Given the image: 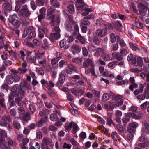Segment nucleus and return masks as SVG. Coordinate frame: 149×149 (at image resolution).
<instances>
[{"label":"nucleus","instance_id":"61","mask_svg":"<svg viewBox=\"0 0 149 149\" xmlns=\"http://www.w3.org/2000/svg\"><path fill=\"white\" fill-rule=\"evenodd\" d=\"M16 5L15 7V11L17 12L19 11L21 7V5L19 2L17 1L15 2Z\"/></svg>","mask_w":149,"mask_h":149},{"label":"nucleus","instance_id":"6","mask_svg":"<svg viewBox=\"0 0 149 149\" xmlns=\"http://www.w3.org/2000/svg\"><path fill=\"white\" fill-rule=\"evenodd\" d=\"M95 33L96 35L100 37L105 36L107 34V30L106 29H100L96 31Z\"/></svg>","mask_w":149,"mask_h":149},{"label":"nucleus","instance_id":"44","mask_svg":"<svg viewBox=\"0 0 149 149\" xmlns=\"http://www.w3.org/2000/svg\"><path fill=\"white\" fill-rule=\"evenodd\" d=\"M77 38L81 43L82 44L85 43V40L84 38L79 33H78L77 35Z\"/></svg>","mask_w":149,"mask_h":149},{"label":"nucleus","instance_id":"20","mask_svg":"<svg viewBox=\"0 0 149 149\" xmlns=\"http://www.w3.org/2000/svg\"><path fill=\"white\" fill-rule=\"evenodd\" d=\"M101 57L104 60L106 61H110L112 59L109 54L104 52H103L102 54Z\"/></svg>","mask_w":149,"mask_h":149},{"label":"nucleus","instance_id":"9","mask_svg":"<svg viewBox=\"0 0 149 149\" xmlns=\"http://www.w3.org/2000/svg\"><path fill=\"white\" fill-rule=\"evenodd\" d=\"M51 19H52V20L50 24L52 26H54L55 25H59V24L60 20L58 16H54V17H52Z\"/></svg>","mask_w":149,"mask_h":149},{"label":"nucleus","instance_id":"43","mask_svg":"<svg viewBox=\"0 0 149 149\" xmlns=\"http://www.w3.org/2000/svg\"><path fill=\"white\" fill-rule=\"evenodd\" d=\"M45 54V53L42 52V53H37L35 54V55L37 59H41L42 58V56Z\"/></svg>","mask_w":149,"mask_h":149},{"label":"nucleus","instance_id":"10","mask_svg":"<svg viewBox=\"0 0 149 149\" xmlns=\"http://www.w3.org/2000/svg\"><path fill=\"white\" fill-rule=\"evenodd\" d=\"M80 6L76 5L77 9L79 10L83 11L84 10H89L90 11H92V10L91 8H88V6L84 4H82Z\"/></svg>","mask_w":149,"mask_h":149},{"label":"nucleus","instance_id":"41","mask_svg":"<svg viewBox=\"0 0 149 149\" xmlns=\"http://www.w3.org/2000/svg\"><path fill=\"white\" fill-rule=\"evenodd\" d=\"M1 120L4 121H8V122H10L11 121L10 117L9 116H6L5 115H3L2 116Z\"/></svg>","mask_w":149,"mask_h":149},{"label":"nucleus","instance_id":"56","mask_svg":"<svg viewBox=\"0 0 149 149\" xmlns=\"http://www.w3.org/2000/svg\"><path fill=\"white\" fill-rule=\"evenodd\" d=\"M116 127L117 129L120 133H122L124 131V129L122 125L120 124L117 125Z\"/></svg>","mask_w":149,"mask_h":149},{"label":"nucleus","instance_id":"18","mask_svg":"<svg viewBox=\"0 0 149 149\" xmlns=\"http://www.w3.org/2000/svg\"><path fill=\"white\" fill-rule=\"evenodd\" d=\"M16 118L15 117L13 121V124L14 128L19 130L20 128L21 125L20 123L15 120Z\"/></svg>","mask_w":149,"mask_h":149},{"label":"nucleus","instance_id":"53","mask_svg":"<svg viewBox=\"0 0 149 149\" xmlns=\"http://www.w3.org/2000/svg\"><path fill=\"white\" fill-rule=\"evenodd\" d=\"M129 45L131 48L134 50H136L137 49V45L131 42L129 43Z\"/></svg>","mask_w":149,"mask_h":149},{"label":"nucleus","instance_id":"45","mask_svg":"<svg viewBox=\"0 0 149 149\" xmlns=\"http://www.w3.org/2000/svg\"><path fill=\"white\" fill-rule=\"evenodd\" d=\"M110 95V94L104 93L103 94L102 98V100L104 102L107 101L109 99V97Z\"/></svg>","mask_w":149,"mask_h":149},{"label":"nucleus","instance_id":"5","mask_svg":"<svg viewBox=\"0 0 149 149\" xmlns=\"http://www.w3.org/2000/svg\"><path fill=\"white\" fill-rule=\"evenodd\" d=\"M94 64L93 60L89 58H86L85 61L83 62V68H87L89 66H90L91 68H93L94 67Z\"/></svg>","mask_w":149,"mask_h":149},{"label":"nucleus","instance_id":"12","mask_svg":"<svg viewBox=\"0 0 149 149\" xmlns=\"http://www.w3.org/2000/svg\"><path fill=\"white\" fill-rule=\"evenodd\" d=\"M17 90V88L16 86H13L11 89V92L10 95L9 96V100H10L12 98V97H16L18 96V94H17L15 92Z\"/></svg>","mask_w":149,"mask_h":149},{"label":"nucleus","instance_id":"21","mask_svg":"<svg viewBox=\"0 0 149 149\" xmlns=\"http://www.w3.org/2000/svg\"><path fill=\"white\" fill-rule=\"evenodd\" d=\"M26 84H20V88H19L18 89V95L20 94V97L21 98H23L24 97V95L25 94V92L24 91V88H21L22 87H24L25 86Z\"/></svg>","mask_w":149,"mask_h":149},{"label":"nucleus","instance_id":"64","mask_svg":"<svg viewBox=\"0 0 149 149\" xmlns=\"http://www.w3.org/2000/svg\"><path fill=\"white\" fill-rule=\"evenodd\" d=\"M0 147L2 149H8V146L6 142L0 144Z\"/></svg>","mask_w":149,"mask_h":149},{"label":"nucleus","instance_id":"46","mask_svg":"<svg viewBox=\"0 0 149 149\" xmlns=\"http://www.w3.org/2000/svg\"><path fill=\"white\" fill-rule=\"evenodd\" d=\"M129 126L133 128L134 129L136 128L138 126V124L136 122H134L130 123L129 124Z\"/></svg>","mask_w":149,"mask_h":149},{"label":"nucleus","instance_id":"1","mask_svg":"<svg viewBox=\"0 0 149 149\" xmlns=\"http://www.w3.org/2000/svg\"><path fill=\"white\" fill-rule=\"evenodd\" d=\"M17 16L16 14H14L9 16L8 20L14 27L15 28H18L21 25L20 21L17 19Z\"/></svg>","mask_w":149,"mask_h":149},{"label":"nucleus","instance_id":"42","mask_svg":"<svg viewBox=\"0 0 149 149\" xmlns=\"http://www.w3.org/2000/svg\"><path fill=\"white\" fill-rule=\"evenodd\" d=\"M130 116H129L128 113L126 114L125 116L122 119L123 123H126L129 122L130 120Z\"/></svg>","mask_w":149,"mask_h":149},{"label":"nucleus","instance_id":"22","mask_svg":"<svg viewBox=\"0 0 149 149\" xmlns=\"http://www.w3.org/2000/svg\"><path fill=\"white\" fill-rule=\"evenodd\" d=\"M49 44L47 39H44L42 45V48L44 49H47L49 48Z\"/></svg>","mask_w":149,"mask_h":149},{"label":"nucleus","instance_id":"40","mask_svg":"<svg viewBox=\"0 0 149 149\" xmlns=\"http://www.w3.org/2000/svg\"><path fill=\"white\" fill-rule=\"evenodd\" d=\"M64 26L65 29L69 31L71 30L72 27L68 20H67L65 21Z\"/></svg>","mask_w":149,"mask_h":149},{"label":"nucleus","instance_id":"4","mask_svg":"<svg viewBox=\"0 0 149 149\" xmlns=\"http://www.w3.org/2000/svg\"><path fill=\"white\" fill-rule=\"evenodd\" d=\"M137 7L138 10H137L136 13L141 15L145 16L147 11V7L143 4L139 3L137 5Z\"/></svg>","mask_w":149,"mask_h":149},{"label":"nucleus","instance_id":"34","mask_svg":"<svg viewBox=\"0 0 149 149\" xmlns=\"http://www.w3.org/2000/svg\"><path fill=\"white\" fill-rule=\"evenodd\" d=\"M3 8L5 11H9L12 9L11 6L9 4H4L3 5Z\"/></svg>","mask_w":149,"mask_h":149},{"label":"nucleus","instance_id":"35","mask_svg":"<svg viewBox=\"0 0 149 149\" xmlns=\"http://www.w3.org/2000/svg\"><path fill=\"white\" fill-rule=\"evenodd\" d=\"M136 145L141 148H144L149 145V142L146 141L142 143H136Z\"/></svg>","mask_w":149,"mask_h":149},{"label":"nucleus","instance_id":"62","mask_svg":"<svg viewBox=\"0 0 149 149\" xmlns=\"http://www.w3.org/2000/svg\"><path fill=\"white\" fill-rule=\"evenodd\" d=\"M36 71L41 75H43L44 73L42 69L40 68H37L36 69Z\"/></svg>","mask_w":149,"mask_h":149},{"label":"nucleus","instance_id":"39","mask_svg":"<svg viewBox=\"0 0 149 149\" xmlns=\"http://www.w3.org/2000/svg\"><path fill=\"white\" fill-rule=\"evenodd\" d=\"M67 9L69 12L71 14H72L74 12V5L70 4L67 6Z\"/></svg>","mask_w":149,"mask_h":149},{"label":"nucleus","instance_id":"25","mask_svg":"<svg viewBox=\"0 0 149 149\" xmlns=\"http://www.w3.org/2000/svg\"><path fill=\"white\" fill-rule=\"evenodd\" d=\"M115 105L113 102H109L108 104H104V107L108 110L113 109Z\"/></svg>","mask_w":149,"mask_h":149},{"label":"nucleus","instance_id":"50","mask_svg":"<svg viewBox=\"0 0 149 149\" xmlns=\"http://www.w3.org/2000/svg\"><path fill=\"white\" fill-rule=\"evenodd\" d=\"M86 19H84V18L80 20V22L81 23V26L82 25H86L88 26L90 24V22L87 20H86Z\"/></svg>","mask_w":149,"mask_h":149},{"label":"nucleus","instance_id":"55","mask_svg":"<svg viewBox=\"0 0 149 149\" xmlns=\"http://www.w3.org/2000/svg\"><path fill=\"white\" fill-rule=\"evenodd\" d=\"M7 141L9 146H14L15 145V143L10 138H8L7 139Z\"/></svg>","mask_w":149,"mask_h":149},{"label":"nucleus","instance_id":"60","mask_svg":"<svg viewBox=\"0 0 149 149\" xmlns=\"http://www.w3.org/2000/svg\"><path fill=\"white\" fill-rule=\"evenodd\" d=\"M12 76L13 77V79H14V82H17L19 81L20 80V77L16 74H14Z\"/></svg>","mask_w":149,"mask_h":149},{"label":"nucleus","instance_id":"52","mask_svg":"<svg viewBox=\"0 0 149 149\" xmlns=\"http://www.w3.org/2000/svg\"><path fill=\"white\" fill-rule=\"evenodd\" d=\"M120 53L121 55L125 56L128 53V52L125 49L122 48L120 50Z\"/></svg>","mask_w":149,"mask_h":149},{"label":"nucleus","instance_id":"58","mask_svg":"<svg viewBox=\"0 0 149 149\" xmlns=\"http://www.w3.org/2000/svg\"><path fill=\"white\" fill-rule=\"evenodd\" d=\"M110 41L111 43H114L116 41V39L115 34L113 33L111 34L110 35Z\"/></svg>","mask_w":149,"mask_h":149},{"label":"nucleus","instance_id":"3","mask_svg":"<svg viewBox=\"0 0 149 149\" xmlns=\"http://www.w3.org/2000/svg\"><path fill=\"white\" fill-rule=\"evenodd\" d=\"M19 13L21 16L25 18L29 17L31 14L26 5L22 6L21 9L19 10Z\"/></svg>","mask_w":149,"mask_h":149},{"label":"nucleus","instance_id":"16","mask_svg":"<svg viewBox=\"0 0 149 149\" xmlns=\"http://www.w3.org/2000/svg\"><path fill=\"white\" fill-rule=\"evenodd\" d=\"M112 56L114 59H116L118 61H120L123 59L121 55L118 52L112 53Z\"/></svg>","mask_w":149,"mask_h":149},{"label":"nucleus","instance_id":"14","mask_svg":"<svg viewBox=\"0 0 149 149\" xmlns=\"http://www.w3.org/2000/svg\"><path fill=\"white\" fill-rule=\"evenodd\" d=\"M73 124H74V122L73 121L70 123H66L65 125V131L66 132H68L70 131L72 127Z\"/></svg>","mask_w":149,"mask_h":149},{"label":"nucleus","instance_id":"11","mask_svg":"<svg viewBox=\"0 0 149 149\" xmlns=\"http://www.w3.org/2000/svg\"><path fill=\"white\" fill-rule=\"evenodd\" d=\"M60 37V34L59 33H54L50 34L49 37L50 40L53 42L54 40L58 39Z\"/></svg>","mask_w":149,"mask_h":149},{"label":"nucleus","instance_id":"63","mask_svg":"<svg viewBox=\"0 0 149 149\" xmlns=\"http://www.w3.org/2000/svg\"><path fill=\"white\" fill-rule=\"evenodd\" d=\"M141 132L144 134H148L149 133V128L143 127Z\"/></svg>","mask_w":149,"mask_h":149},{"label":"nucleus","instance_id":"47","mask_svg":"<svg viewBox=\"0 0 149 149\" xmlns=\"http://www.w3.org/2000/svg\"><path fill=\"white\" fill-rule=\"evenodd\" d=\"M23 119L25 121H27L30 119V116L29 113L27 112L26 114L23 116Z\"/></svg>","mask_w":149,"mask_h":149},{"label":"nucleus","instance_id":"49","mask_svg":"<svg viewBox=\"0 0 149 149\" xmlns=\"http://www.w3.org/2000/svg\"><path fill=\"white\" fill-rule=\"evenodd\" d=\"M136 22L135 23V26L138 28L142 29L143 27V24L141 22H139L138 19L136 20Z\"/></svg>","mask_w":149,"mask_h":149},{"label":"nucleus","instance_id":"26","mask_svg":"<svg viewBox=\"0 0 149 149\" xmlns=\"http://www.w3.org/2000/svg\"><path fill=\"white\" fill-rule=\"evenodd\" d=\"M78 91L79 92L81 93L82 94H83L85 92L84 91L82 88H78L77 91L74 88L72 89L71 90V91L72 93L75 95H78Z\"/></svg>","mask_w":149,"mask_h":149},{"label":"nucleus","instance_id":"8","mask_svg":"<svg viewBox=\"0 0 149 149\" xmlns=\"http://www.w3.org/2000/svg\"><path fill=\"white\" fill-rule=\"evenodd\" d=\"M55 12V10L53 8L50 7L47 10L46 19L47 20H49L51 19L52 17H54V16H55L54 15H51L54 13Z\"/></svg>","mask_w":149,"mask_h":149},{"label":"nucleus","instance_id":"15","mask_svg":"<svg viewBox=\"0 0 149 149\" xmlns=\"http://www.w3.org/2000/svg\"><path fill=\"white\" fill-rule=\"evenodd\" d=\"M127 60L128 61H131L133 65H136V58L133 56L132 54H129L127 58Z\"/></svg>","mask_w":149,"mask_h":149},{"label":"nucleus","instance_id":"48","mask_svg":"<svg viewBox=\"0 0 149 149\" xmlns=\"http://www.w3.org/2000/svg\"><path fill=\"white\" fill-rule=\"evenodd\" d=\"M45 0H36L35 1L36 4L38 6H43Z\"/></svg>","mask_w":149,"mask_h":149},{"label":"nucleus","instance_id":"36","mask_svg":"<svg viewBox=\"0 0 149 149\" xmlns=\"http://www.w3.org/2000/svg\"><path fill=\"white\" fill-rule=\"evenodd\" d=\"M143 61L142 58L140 57H138L137 58V63L136 62V65L134 66H139L142 67L143 65Z\"/></svg>","mask_w":149,"mask_h":149},{"label":"nucleus","instance_id":"13","mask_svg":"<svg viewBox=\"0 0 149 149\" xmlns=\"http://www.w3.org/2000/svg\"><path fill=\"white\" fill-rule=\"evenodd\" d=\"M71 50L73 54H74L75 53L79 52L81 50L79 46L77 44H73L71 47Z\"/></svg>","mask_w":149,"mask_h":149},{"label":"nucleus","instance_id":"51","mask_svg":"<svg viewBox=\"0 0 149 149\" xmlns=\"http://www.w3.org/2000/svg\"><path fill=\"white\" fill-rule=\"evenodd\" d=\"M72 127L73 129L72 133L73 134L75 133L79 129L77 125L74 122Z\"/></svg>","mask_w":149,"mask_h":149},{"label":"nucleus","instance_id":"54","mask_svg":"<svg viewBox=\"0 0 149 149\" xmlns=\"http://www.w3.org/2000/svg\"><path fill=\"white\" fill-rule=\"evenodd\" d=\"M7 136V133L5 130H0V136L6 137Z\"/></svg>","mask_w":149,"mask_h":149},{"label":"nucleus","instance_id":"37","mask_svg":"<svg viewBox=\"0 0 149 149\" xmlns=\"http://www.w3.org/2000/svg\"><path fill=\"white\" fill-rule=\"evenodd\" d=\"M6 80L8 84H12L14 81V79H13L12 76H10L9 75H8L6 76Z\"/></svg>","mask_w":149,"mask_h":149},{"label":"nucleus","instance_id":"24","mask_svg":"<svg viewBox=\"0 0 149 149\" xmlns=\"http://www.w3.org/2000/svg\"><path fill=\"white\" fill-rule=\"evenodd\" d=\"M50 119L52 121H56L58 120V118L57 115V113L54 112L50 115Z\"/></svg>","mask_w":149,"mask_h":149},{"label":"nucleus","instance_id":"28","mask_svg":"<svg viewBox=\"0 0 149 149\" xmlns=\"http://www.w3.org/2000/svg\"><path fill=\"white\" fill-rule=\"evenodd\" d=\"M103 49L102 48H97L95 50V52L94 54V56L98 57L100 54L103 51Z\"/></svg>","mask_w":149,"mask_h":149},{"label":"nucleus","instance_id":"19","mask_svg":"<svg viewBox=\"0 0 149 149\" xmlns=\"http://www.w3.org/2000/svg\"><path fill=\"white\" fill-rule=\"evenodd\" d=\"M41 143L48 145L50 146H53V145L52 144L50 139L47 137L44 138H43L42 142Z\"/></svg>","mask_w":149,"mask_h":149},{"label":"nucleus","instance_id":"2","mask_svg":"<svg viewBox=\"0 0 149 149\" xmlns=\"http://www.w3.org/2000/svg\"><path fill=\"white\" fill-rule=\"evenodd\" d=\"M29 33L28 36L29 38H33L36 36L35 29L33 26H29L24 29L22 37H25Z\"/></svg>","mask_w":149,"mask_h":149},{"label":"nucleus","instance_id":"57","mask_svg":"<svg viewBox=\"0 0 149 149\" xmlns=\"http://www.w3.org/2000/svg\"><path fill=\"white\" fill-rule=\"evenodd\" d=\"M18 112L20 115H21L24 113L25 111L23 107H19L18 109Z\"/></svg>","mask_w":149,"mask_h":149},{"label":"nucleus","instance_id":"17","mask_svg":"<svg viewBox=\"0 0 149 149\" xmlns=\"http://www.w3.org/2000/svg\"><path fill=\"white\" fill-rule=\"evenodd\" d=\"M69 141L74 147H75L77 149H80L79 148V145L77 142L74 140L73 138H70L69 139Z\"/></svg>","mask_w":149,"mask_h":149},{"label":"nucleus","instance_id":"59","mask_svg":"<svg viewBox=\"0 0 149 149\" xmlns=\"http://www.w3.org/2000/svg\"><path fill=\"white\" fill-rule=\"evenodd\" d=\"M118 63L117 61H114L112 62L109 63L108 64L107 66L108 68H111L115 65H116Z\"/></svg>","mask_w":149,"mask_h":149},{"label":"nucleus","instance_id":"27","mask_svg":"<svg viewBox=\"0 0 149 149\" xmlns=\"http://www.w3.org/2000/svg\"><path fill=\"white\" fill-rule=\"evenodd\" d=\"M38 37L42 39L44 37V31L43 29L40 27H38Z\"/></svg>","mask_w":149,"mask_h":149},{"label":"nucleus","instance_id":"23","mask_svg":"<svg viewBox=\"0 0 149 149\" xmlns=\"http://www.w3.org/2000/svg\"><path fill=\"white\" fill-rule=\"evenodd\" d=\"M72 60L74 63L80 65L81 64L83 61V58L80 57L74 58H72Z\"/></svg>","mask_w":149,"mask_h":149},{"label":"nucleus","instance_id":"32","mask_svg":"<svg viewBox=\"0 0 149 149\" xmlns=\"http://www.w3.org/2000/svg\"><path fill=\"white\" fill-rule=\"evenodd\" d=\"M128 114H129V116L130 117L131 116L133 118L135 119H139L141 118L142 117V113H141V114L142 115L140 116H137L135 113H130L129 112L128 113Z\"/></svg>","mask_w":149,"mask_h":149},{"label":"nucleus","instance_id":"29","mask_svg":"<svg viewBox=\"0 0 149 149\" xmlns=\"http://www.w3.org/2000/svg\"><path fill=\"white\" fill-rule=\"evenodd\" d=\"M139 87L140 88L139 90L137 89L134 91V94L136 95H138L139 93H142L143 91L144 87V84H140Z\"/></svg>","mask_w":149,"mask_h":149},{"label":"nucleus","instance_id":"30","mask_svg":"<svg viewBox=\"0 0 149 149\" xmlns=\"http://www.w3.org/2000/svg\"><path fill=\"white\" fill-rule=\"evenodd\" d=\"M51 5L54 7L57 8L59 6L58 1L57 0H50Z\"/></svg>","mask_w":149,"mask_h":149},{"label":"nucleus","instance_id":"33","mask_svg":"<svg viewBox=\"0 0 149 149\" xmlns=\"http://www.w3.org/2000/svg\"><path fill=\"white\" fill-rule=\"evenodd\" d=\"M116 38L117 41L119 42L121 47H123L126 46V44L123 39H120L118 36H117Z\"/></svg>","mask_w":149,"mask_h":149},{"label":"nucleus","instance_id":"38","mask_svg":"<svg viewBox=\"0 0 149 149\" xmlns=\"http://www.w3.org/2000/svg\"><path fill=\"white\" fill-rule=\"evenodd\" d=\"M18 56L20 59L23 61H24V58L26 56V54L23 51L20 50L18 54Z\"/></svg>","mask_w":149,"mask_h":149},{"label":"nucleus","instance_id":"7","mask_svg":"<svg viewBox=\"0 0 149 149\" xmlns=\"http://www.w3.org/2000/svg\"><path fill=\"white\" fill-rule=\"evenodd\" d=\"M0 126L2 127H6L9 131H11L12 129V127L9 123L1 120H0Z\"/></svg>","mask_w":149,"mask_h":149},{"label":"nucleus","instance_id":"31","mask_svg":"<svg viewBox=\"0 0 149 149\" xmlns=\"http://www.w3.org/2000/svg\"><path fill=\"white\" fill-rule=\"evenodd\" d=\"M62 75H60L59 78V82L60 84H63L65 81V77L64 75L63 71L61 72Z\"/></svg>","mask_w":149,"mask_h":149}]
</instances>
